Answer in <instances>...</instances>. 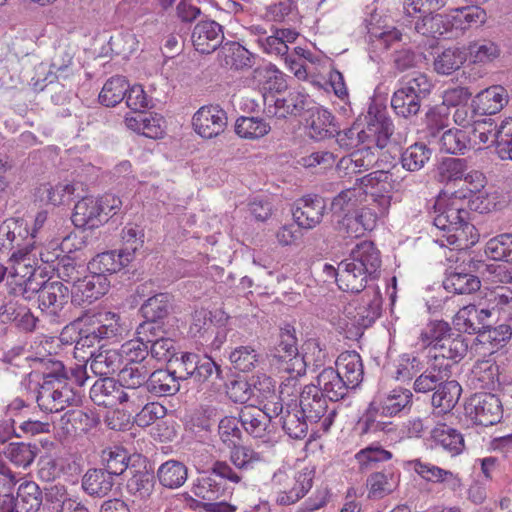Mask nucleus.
I'll use <instances>...</instances> for the list:
<instances>
[{
	"instance_id": "obj_1",
	"label": "nucleus",
	"mask_w": 512,
	"mask_h": 512,
	"mask_svg": "<svg viewBox=\"0 0 512 512\" xmlns=\"http://www.w3.org/2000/svg\"><path fill=\"white\" fill-rule=\"evenodd\" d=\"M272 365L280 372L289 374V377L280 385L279 395L276 394L275 380L266 374H257L251 377L253 396L268 404L269 402H284L286 396L297 392L298 379L306 374V361L297 348L295 328L285 325L281 328L279 340L268 354Z\"/></svg>"
},
{
	"instance_id": "obj_2",
	"label": "nucleus",
	"mask_w": 512,
	"mask_h": 512,
	"mask_svg": "<svg viewBox=\"0 0 512 512\" xmlns=\"http://www.w3.org/2000/svg\"><path fill=\"white\" fill-rule=\"evenodd\" d=\"M459 200H437L433 223L442 232L437 242L441 246H453L454 249H467L475 243L472 233L474 225L468 222L469 212L459 205Z\"/></svg>"
},
{
	"instance_id": "obj_3",
	"label": "nucleus",
	"mask_w": 512,
	"mask_h": 512,
	"mask_svg": "<svg viewBox=\"0 0 512 512\" xmlns=\"http://www.w3.org/2000/svg\"><path fill=\"white\" fill-rule=\"evenodd\" d=\"M47 362L51 370L43 374L36 401L41 410L58 413L78 401V395L67 382L63 363L51 359Z\"/></svg>"
},
{
	"instance_id": "obj_4",
	"label": "nucleus",
	"mask_w": 512,
	"mask_h": 512,
	"mask_svg": "<svg viewBox=\"0 0 512 512\" xmlns=\"http://www.w3.org/2000/svg\"><path fill=\"white\" fill-rule=\"evenodd\" d=\"M433 88L428 76L421 72L406 75L399 80V86L391 97V107L401 118L411 119L421 109L422 102Z\"/></svg>"
},
{
	"instance_id": "obj_5",
	"label": "nucleus",
	"mask_w": 512,
	"mask_h": 512,
	"mask_svg": "<svg viewBox=\"0 0 512 512\" xmlns=\"http://www.w3.org/2000/svg\"><path fill=\"white\" fill-rule=\"evenodd\" d=\"M121 207V199L114 194L86 196L75 204L71 219L77 228L94 229L116 215Z\"/></svg>"
},
{
	"instance_id": "obj_6",
	"label": "nucleus",
	"mask_w": 512,
	"mask_h": 512,
	"mask_svg": "<svg viewBox=\"0 0 512 512\" xmlns=\"http://www.w3.org/2000/svg\"><path fill=\"white\" fill-rule=\"evenodd\" d=\"M298 408L303 416L310 421V424H319L323 432H328L334 423L337 409L324 397L323 393L314 387V384L297 388Z\"/></svg>"
},
{
	"instance_id": "obj_7",
	"label": "nucleus",
	"mask_w": 512,
	"mask_h": 512,
	"mask_svg": "<svg viewBox=\"0 0 512 512\" xmlns=\"http://www.w3.org/2000/svg\"><path fill=\"white\" fill-rule=\"evenodd\" d=\"M315 471L313 468L305 467L290 476L287 472L278 470L271 479L275 490L276 503L281 506H288L303 498L312 488Z\"/></svg>"
},
{
	"instance_id": "obj_8",
	"label": "nucleus",
	"mask_w": 512,
	"mask_h": 512,
	"mask_svg": "<svg viewBox=\"0 0 512 512\" xmlns=\"http://www.w3.org/2000/svg\"><path fill=\"white\" fill-rule=\"evenodd\" d=\"M35 232L30 231L23 218H8L0 224V255L5 257L23 256L32 252L35 246Z\"/></svg>"
},
{
	"instance_id": "obj_9",
	"label": "nucleus",
	"mask_w": 512,
	"mask_h": 512,
	"mask_svg": "<svg viewBox=\"0 0 512 512\" xmlns=\"http://www.w3.org/2000/svg\"><path fill=\"white\" fill-rule=\"evenodd\" d=\"M266 410L274 419H278L285 434L290 438L301 440L307 436L310 421L302 415L298 408L297 399L282 402H269Z\"/></svg>"
},
{
	"instance_id": "obj_10",
	"label": "nucleus",
	"mask_w": 512,
	"mask_h": 512,
	"mask_svg": "<svg viewBox=\"0 0 512 512\" xmlns=\"http://www.w3.org/2000/svg\"><path fill=\"white\" fill-rule=\"evenodd\" d=\"M404 467L413 470L424 481L440 485L443 489L458 492L462 489V479L458 473L444 469L420 458L404 462Z\"/></svg>"
},
{
	"instance_id": "obj_11",
	"label": "nucleus",
	"mask_w": 512,
	"mask_h": 512,
	"mask_svg": "<svg viewBox=\"0 0 512 512\" xmlns=\"http://www.w3.org/2000/svg\"><path fill=\"white\" fill-rule=\"evenodd\" d=\"M227 120V113L219 105H205L193 115L192 125L202 138L211 139L224 132Z\"/></svg>"
},
{
	"instance_id": "obj_12",
	"label": "nucleus",
	"mask_w": 512,
	"mask_h": 512,
	"mask_svg": "<svg viewBox=\"0 0 512 512\" xmlns=\"http://www.w3.org/2000/svg\"><path fill=\"white\" fill-rule=\"evenodd\" d=\"M382 297L377 286H369L357 301V305L351 315L352 324L359 329L371 327L380 317Z\"/></svg>"
},
{
	"instance_id": "obj_13",
	"label": "nucleus",
	"mask_w": 512,
	"mask_h": 512,
	"mask_svg": "<svg viewBox=\"0 0 512 512\" xmlns=\"http://www.w3.org/2000/svg\"><path fill=\"white\" fill-rule=\"evenodd\" d=\"M80 323H90L104 341H117L127 330L120 314L107 310L87 314L75 321V324Z\"/></svg>"
},
{
	"instance_id": "obj_14",
	"label": "nucleus",
	"mask_w": 512,
	"mask_h": 512,
	"mask_svg": "<svg viewBox=\"0 0 512 512\" xmlns=\"http://www.w3.org/2000/svg\"><path fill=\"white\" fill-rule=\"evenodd\" d=\"M468 348L469 340L461 333L455 332L442 342V345L433 347L430 356L425 358L437 364L447 365V370L451 371L452 367L467 355Z\"/></svg>"
},
{
	"instance_id": "obj_15",
	"label": "nucleus",
	"mask_w": 512,
	"mask_h": 512,
	"mask_svg": "<svg viewBox=\"0 0 512 512\" xmlns=\"http://www.w3.org/2000/svg\"><path fill=\"white\" fill-rule=\"evenodd\" d=\"M223 27L216 21L205 19L199 21L191 32V42L196 51L210 54L223 45Z\"/></svg>"
},
{
	"instance_id": "obj_16",
	"label": "nucleus",
	"mask_w": 512,
	"mask_h": 512,
	"mask_svg": "<svg viewBox=\"0 0 512 512\" xmlns=\"http://www.w3.org/2000/svg\"><path fill=\"white\" fill-rule=\"evenodd\" d=\"M325 211L324 198L318 195H307L295 202L292 214L298 227L312 229L322 221Z\"/></svg>"
},
{
	"instance_id": "obj_17",
	"label": "nucleus",
	"mask_w": 512,
	"mask_h": 512,
	"mask_svg": "<svg viewBox=\"0 0 512 512\" xmlns=\"http://www.w3.org/2000/svg\"><path fill=\"white\" fill-rule=\"evenodd\" d=\"M110 287V281L105 275L91 273L81 277L71 290V302L80 306L93 301L105 295Z\"/></svg>"
},
{
	"instance_id": "obj_18",
	"label": "nucleus",
	"mask_w": 512,
	"mask_h": 512,
	"mask_svg": "<svg viewBox=\"0 0 512 512\" xmlns=\"http://www.w3.org/2000/svg\"><path fill=\"white\" fill-rule=\"evenodd\" d=\"M472 406L471 414H474V420L482 426H492L503 417L502 403L499 397L492 393H478L470 400Z\"/></svg>"
},
{
	"instance_id": "obj_19",
	"label": "nucleus",
	"mask_w": 512,
	"mask_h": 512,
	"mask_svg": "<svg viewBox=\"0 0 512 512\" xmlns=\"http://www.w3.org/2000/svg\"><path fill=\"white\" fill-rule=\"evenodd\" d=\"M71 298V290L60 281L42 282L38 295L39 308L51 316H58Z\"/></svg>"
},
{
	"instance_id": "obj_20",
	"label": "nucleus",
	"mask_w": 512,
	"mask_h": 512,
	"mask_svg": "<svg viewBox=\"0 0 512 512\" xmlns=\"http://www.w3.org/2000/svg\"><path fill=\"white\" fill-rule=\"evenodd\" d=\"M491 316L489 309H478L475 305L461 308L453 318V325L458 333L482 334L489 327L488 318Z\"/></svg>"
},
{
	"instance_id": "obj_21",
	"label": "nucleus",
	"mask_w": 512,
	"mask_h": 512,
	"mask_svg": "<svg viewBox=\"0 0 512 512\" xmlns=\"http://www.w3.org/2000/svg\"><path fill=\"white\" fill-rule=\"evenodd\" d=\"M350 264H357L366 274L370 276V281L379 277L381 267L380 252L371 241H362L357 244L346 258Z\"/></svg>"
},
{
	"instance_id": "obj_22",
	"label": "nucleus",
	"mask_w": 512,
	"mask_h": 512,
	"mask_svg": "<svg viewBox=\"0 0 512 512\" xmlns=\"http://www.w3.org/2000/svg\"><path fill=\"white\" fill-rule=\"evenodd\" d=\"M406 25H413L414 30L423 36L438 39L452 30L454 21L447 15L433 13L411 17Z\"/></svg>"
},
{
	"instance_id": "obj_23",
	"label": "nucleus",
	"mask_w": 512,
	"mask_h": 512,
	"mask_svg": "<svg viewBox=\"0 0 512 512\" xmlns=\"http://www.w3.org/2000/svg\"><path fill=\"white\" fill-rule=\"evenodd\" d=\"M133 258V253L128 249L106 251L97 254L87 268L91 273L105 275L117 273L127 266Z\"/></svg>"
},
{
	"instance_id": "obj_24",
	"label": "nucleus",
	"mask_w": 512,
	"mask_h": 512,
	"mask_svg": "<svg viewBox=\"0 0 512 512\" xmlns=\"http://www.w3.org/2000/svg\"><path fill=\"white\" fill-rule=\"evenodd\" d=\"M507 91L500 85L480 91L472 100L473 111L481 116H491L500 112L507 104Z\"/></svg>"
},
{
	"instance_id": "obj_25",
	"label": "nucleus",
	"mask_w": 512,
	"mask_h": 512,
	"mask_svg": "<svg viewBox=\"0 0 512 512\" xmlns=\"http://www.w3.org/2000/svg\"><path fill=\"white\" fill-rule=\"evenodd\" d=\"M307 96L301 92H289L286 96L276 98L273 104H265L264 112L268 117L284 119L299 116L306 109Z\"/></svg>"
},
{
	"instance_id": "obj_26",
	"label": "nucleus",
	"mask_w": 512,
	"mask_h": 512,
	"mask_svg": "<svg viewBox=\"0 0 512 512\" xmlns=\"http://www.w3.org/2000/svg\"><path fill=\"white\" fill-rule=\"evenodd\" d=\"M350 263L347 259L339 263L338 287L340 290L358 294L364 293L369 286H375L374 284H368V281H370L368 274L357 267V264Z\"/></svg>"
},
{
	"instance_id": "obj_27",
	"label": "nucleus",
	"mask_w": 512,
	"mask_h": 512,
	"mask_svg": "<svg viewBox=\"0 0 512 512\" xmlns=\"http://www.w3.org/2000/svg\"><path fill=\"white\" fill-rule=\"evenodd\" d=\"M314 387L321 391L331 404L342 400L350 387L332 367L324 368L316 377Z\"/></svg>"
},
{
	"instance_id": "obj_28",
	"label": "nucleus",
	"mask_w": 512,
	"mask_h": 512,
	"mask_svg": "<svg viewBox=\"0 0 512 512\" xmlns=\"http://www.w3.org/2000/svg\"><path fill=\"white\" fill-rule=\"evenodd\" d=\"M266 407L267 404H264L262 409L244 407L239 413L241 426L254 438H264L272 419H274Z\"/></svg>"
},
{
	"instance_id": "obj_29",
	"label": "nucleus",
	"mask_w": 512,
	"mask_h": 512,
	"mask_svg": "<svg viewBox=\"0 0 512 512\" xmlns=\"http://www.w3.org/2000/svg\"><path fill=\"white\" fill-rule=\"evenodd\" d=\"M73 64V55L65 48L60 47L52 59L51 71L43 78L33 77L32 85L35 91H43L47 84H52L55 78H68L71 73V66Z\"/></svg>"
},
{
	"instance_id": "obj_30",
	"label": "nucleus",
	"mask_w": 512,
	"mask_h": 512,
	"mask_svg": "<svg viewBox=\"0 0 512 512\" xmlns=\"http://www.w3.org/2000/svg\"><path fill=\"white\" fill-rule=\"evenodd\" d=\"M217 58L221 67L234 70L251 68L254 63L253 54L239 43L232 41L220 47Z\"/></svg>"
},
{
	"instance_id": "obj_31",
	"label": "nucleus",
	"mask_w": 512,
	"mask_h": 512,
	"mask_svg": "<svg viewBox=\"0 0 512 512\" xmlns=\"http://www.w3.org/2000/svg\"><path fill=\"white\" fill-rule=\"evenodd\" d=\"M432 447L442 449L450 456L460 455L465 448L462 433L446 424L438 425L431 431Z\"/></svg>"
},
{
	"instance_id": "obj_32",
	"label": "nucleus",
	"mask_w": 512,
	"mask_h": 512,
	"mask_svg": "<svg viewBox=\"0 0 512 512\" xmlns=\"http://www.w3.org/2000/svg\"><path fill=\"white\" fill-rule=\"evenodd\" d=\"M336 369L344 382L355 389L360 385L364 376V369L361 356L356 351H345L341 353L336 362Z\"/></svg>"
},
{
	"instance_id": "obj_33",
	"label": "nucleus",
	"mask_w": 512,
	"mask_h": 512,
	"mask_svg": "<svg viewBox=\"0 0 512 512\" xmlns=\"http://www.w3.org/2000/svg\"><path fill=\"white\" fill-rule=\"evenodd\" d=\"M307 111L309 112L308 134L312 139L321 141L335 136L336 127L333 124L334 117L330 111L317 106L307 108Z\"/></svg>"
},
{
	"instance_id": "obj_34",
	"label": "nucleus",
	"mask_w": 512,
	"mask_h": 512,
	"mask_svg": "<svg viewBox=\"0 0 512 512\" xmlns=\"http://www.w3.org/2000/svg\"><path fill=\"white\" fill-rule=\"evenodd\" d=\"M192 317L193 322L190 326V332L194 336H198L206 342L214 337L212 344L216 347H219L224 342L226 333L224 329H219L215 326L212 320V312L200 309L196 310Z\"/></svg>"
},
{
	"instance_id": "obj_35",
	"label": "nucleus",
	"mask_w": 512,
	"mask_h": 512,
	"mask_svg": "<svg viewBox=\"0 0 512 512\" xmlns=\"http://www.w3.org/2000/svg\"><path fill=\"white\" fill-rule=\"evenodd\" d=\"M399 482L400 474L392 468L371 473L366 480L368 498L372 500L384 498L398 487Z\"/></svg>"
},
{
	"instance_id": "obj_36",
	"label": "nucleus",
	"mask_w": 512,
	"mask_h": 512,
	"mask_svg": "<svg viewBox=\"0 0 512 512\" xmlns=\"http://www.w3.org/2000/svg\"><path fill=\"white\" fill-rule=\"evenodd\" d=\"M122 385L123 384L113 378H100L92 385L90 398L94 404L98 406L107 408L116 407L120 404Z\"/></svg>"
},
{
	"instance_id": "obj_37",
	"label": "nucleus",
	"mask_w": 512,
	"mask_h": 512,
	"mask_svg": "<svg viewBox=\"0 0 512 512\" xmlns=\"http://www.w3.org/2000/svg\"><path fill=\"white\" fill-rule=\"evenodd\" d=\"M114 486V478L102 468H90L81 479L82 490L92 498L107 496Z\"/></svg>"
},
{
	"instance_id": "obj_38",
	"label": "nucleus",
	"mask_w": 512,
	"mask_h": 512,
	"mask_svg": "<svg viewBox=\"0 0 512 512\" xmlns=\"http://www.w3.org/2000/svg\"><path fill=\"white\" fill-rule=\"evenodd\" d=\"M0 317L2 322H11L24 332H33L39 322L27 306L17 302H8L3 305L0 308Z\"/></svg>"
},
{
	"instance_id": "obj_39",
	"label": "nucleus",
	"mask_w": 512,
	"mask_h": 512,
	"mask_svg": "<svg viewBox=\"0 0 512 512\" xmlns=\"http://www.w3.org/2000/svg\"><path fill=\"white\" fill-rule=\"evenodd\" d=\"M192 492L203 500L215 501L226 494L227 487L211 468L202 472L194 481Z\"/></svg>"
},
{
	"instance_id": "obj_40",
	"label": "nucleus",
	"mask_w": 512,
	"mask_h": 512,
	"mask_svg": "<svg viewBox=\"0 0 512 512\" xmlns=\"http://www.w3.org/2000/svg\"><path fill=\"white\" fill-rule=\"evenodd\" d=\"M146 389L155 397H168L175 395L180 390V381L176 371L157 369L150 372Z\"/></svg>"
},
{
	"instance_id": "obj_41",
	"label": "nucleus",
	"mask_w": 512,
	"mask_h": 512,
	"mask_svg": "<svg viewBox=\"0 0 512 512\" xmlns=\"http://www.w3.org/2000/svg\"><path fill=\"white\" fill-rule=\"evenodd\" d=\"M482 120L487 121L486 129H493L492 143L496 146L498 156L503 160H512V118L504 119L499 126L491 117Z\"/></svg>"
},
{
	"instance_id": "obj_42",
	"label": "nucleus",
	"mask_w": 512,
	"mask_h": 512,
	"mask_svg": "<svg viewBox=\"0 0 512 512\" xmlns=\"http://www.w3.org/2000/svg\"><path fill=\"white\" fill-rule=\"evenodd\" d=\"M451 376V371L447 370V365H441L426 358V368L415 379L413 389L417 393H428L436 390L441 380H447Z\"/></svg>"
},
{
	"instance_id": "obj_43",
	"label": "nucleus",
	"mask_w": 512,
	"mask_h": 512,
	"mask_svg": "<svg viewBox=\"0 0 512 512\" xmlns=\"http://www.w3.org/2000/svg\"><path fill=\"white\" fill-rule=\"evenodd\" d=\"M155 476L164 488L178 489L187 481L188 468L183 462L170 459L158 467Z\"/></svg>"
},
{
	"instance_id": "obj_44",
	"label": "nucleus",
	"mask_w": 512,
	"mask_h": 512,
	"mask_svg": "<svg viewBox=\"0 0 512 512\" xmlns=\"http://www.w3.org/2000/svg\"><path fill=\"white\" fill-rule=\"evenodd\" d=\"M369 118L367 129L374 133L377 148L383 149L392 140L395 128L393 120L385 110H377L374 115L369 111Z\"/></svg>"
},
{
	"instance_id": "obj_45",
	"label": "nucleus",
	"mask_w": 512,
	"mask_h": 512,
	"mask_svg": "<svg viewBox=\"0 0 512 512\" xmlns=\"http://www.w3.org/2000/svg\"><path fill=\"white\" fill-rule=\"evenodd\" d=\"M131 473L132 475L126 484L127 492L139 500H148L155 490V473L146 468L144 470L131 471Z\"/></svg>"
},
{
	"instance_id": "obj_46",
	"label": "nucleus",
	"mask_w": 512,
	"mask_h": 512,
	"mask_svg": "<svg viewBox=\"0 0 512 512\" xmlns=\"http://www.w3.org/2000/svg\"><path fill=\"white\" fill-rule=\"evenodd\" d=\"M122 354L116 349L90 353V369L95 375L106 376L121 370Z\"/></svg>"
},
{
	"instance_id": "obj_47",
	"label": "nucleus",
	"mask_w": 512,
	"mask_h": 512,
	"mask_svg": "<svg viewBox=\"0 0 512 512\" xmlns=\"http://www.w3.org/2000/svg\"><path fill=\"white\" fill-rule=\"evenodd\" d=\"M462 388L456 380H441L432 395V405L440 408L441 412L452 410L461 396Z\"/></svg>"
},
{
	"instance_id": "obj_48",
	"label": "nucleus",
	"mask_w": 512,
	"mask_h": 512,
	"mask_svg": "<svg viewBox=\"0 0 512 512\" xmlns=\"http://www.w3.org/2000/svg\"><path fill=\"white\" fill-rule=\"evenodd\" d=\"M454 333L450 325L443 320L430 322L419 336L423 349L426 351L425 356H430L433 347L442 345V342H445Z\"/></svg>"
},
{
	"instance_id": "obj_49",
	"label": "nucleus",
	"mask_w": 512,
	"mask_h": 512,
	"mask_svg": "<svg viewBox=\"0 0 512 512\" xmlns=\"http://www.w3.org/2000/svg\"><path fill=\"white\" fill-rule=\"evenodd\" d=\"M96 424L94 415L81 409H69L59 419V425L66 434L87 432Z\"/></svg>"
},
{
	"instance_id": "obj_50",
	"label": "nucleus",
	"mask_w": 512,
	"mask_h": 512,
	"mask_svg": "<svg viewBox=\"0 0 512 512\" xmlns=\"http://www.w3.org/2000/svg\"><path fill=\"white\" fill-rule=\"evenodd\" d=\"M191 380L198 385H204L206 388L214 387L218 385V381L223 380L222 369L212 357L206 354L200 355Z\"/></svg>"
},
{
	"instance_id": "obj_51",
	"label": "nucleus",
	"mask_w": 512,
	"mask_h": 512,
	"mask_svg": "<svg viewBox=\"0 0 512 512\" xmlns=\"http://www.w3.org/2000/svg\"><path fill=\"white\" fill-rule=\"evenodd\" d=\"M411 400L412 393L410 390L395 388L374 401H376V406L380 408L382 414L393 417L405 409L411 403Z\"/></svg>"
},
{
	"instance_id": "obj_52",
	"label": "nucleus",
	"mask_w": 512,
	"mask_h": 512,
	"mask_svg": "<svg viewBox=\"0 0 512 512\" xmlns=\"http://www.w3.org/2000/svg\"><path fill=\"white\" fill-rule=\"evenodd\" d=\"M15 512H37L42 504V492L34 482L22 483L17 489Z\"/></svg>"
},
{
	"instance_id": "obj_53",
	"label": "nucleus",
	"mask_w": 512,
	"mask_h": 512,
	"mask_svg": "<svg viewBox=\"0 0 512 512\" xmlns=\"http://www.w3.org/2000/svg\"><path fill=\"white\" fill-rule=\"evenodd\" d=\"M431 155L432 151L426 144L416 142L402 151L400 163L406 171L416 172L426 165Z\"/></svg>"
},
{
	"instance_id": "obj_54",
	"label": "nucleus",
	"mask_w": 512,
	"mask_h": 512,
	"mask_svg": "<svg viewBox=\"0 0 512 512\" xmlns=\"http://www.w3.org/2000/svg\"><path fill=\"white\" fill-rule=\"evenodd\" d=\"M443 286L454 294H472L480 289L481 281L473 274L454 271L447 274Z\"/></svg>"
},
{
	"instance_id": "obj_55",
	"label": "nucleus",
	"mask_w": 512,
	"mask_h": 512,
	"mask_svg": "<svg viewBox=\"0 0 512 512\" xmlns=\"http://www.w3.org/2000/svg\"><path fill=\"white\" fill-rule=\"evenodd\" d=\"M172 309V296L169 293H157L149 297L140 307L146 320H162Z\"/></svg>"
},
{
	"instance_id": "obj_56",
	"label": "nucleus",
	"mask_w": 512,
	"mask_h": 512,
	"mask_svg": "<svg viewBox=\"0 0 512 512\" xmlns=\"http://www.w3.org/2000/svg\"><path fill=\"white\" fill-rule=\"evenodd\" d=\"M392 458V453L378 443H372L355 454L360 472H368L378 467L379 463Z\"/></svg>"
},
{
	"instance_id": "obj_57",
	"label": "nucleus",
	"mask_w": 512,
	"mask_h": 512,
	"mask_svg": "<svg viewBox=\"0 0 512 512\" xmlns=\"http://www.w3.org/2000/svg\"><path fill=\"white\" fill-rule=\"evenodd\" d=\"M378 213L371 207H362L355 215L343 218V225L348 232L351 231L356 237L362 235L365 231H371L375 228Z\"/></svg>"
},
{
	"instance_id": "obj_58",
	"label": "nucleus",
	"mask_w": 512,
	"mask_h": 512,
	"mask_svg": "<svg viewBox=\"0 0 512 512\" xmlns=\"http://www.w3.org/2000/svg\"><path fill=\"white\" fill-rule=\"evenodd\" d=\"M466 61V53L458 47H449L434 59V70L440 75H450Z\"/></svg>"
},
{
	"instance_id": "obj_59",
	"label": "nucleus",
	"mask_w": 512,
	"mask_h": 512,
	"mask_svg": "<svg viewBox=\"0 0 512 512\" xmlns=\"http://www.w3.org/2000/svg\"><path fill=\"white\" fill-rule=\"evenodd\" d=\"M8 262V279H11L9 281L10 286L19 281L34 279L36 269L31 252H26L23 256L8 257Z\"/></svg>"
},
{
	"instance_id": "obj_60",
	"label": "nucleus",
	"mask_w": 512,
	"mask_h": 512,
	"mask_svg": "<svg viewBox=\"0 0 512 512\" xmlns=\"http://www.w3.org/2000/svg\"><path fill=\"white\" fill-rule=\"evenodd\" d=\"M270 130V124L259 117L241 116L235 122V133L244 139L255 140L262 138Z\"/></svg>"
},
{
	"instance_id": "obj_61",
	"label": "nucleus",
	"mask_w": 512,
	"mask_h": 512,
	"mask_svg": "<svg viewBox=\"0 0 512 512\" xmlns=\"http://www.w3.org/2000/svg\"><path fill=\"white\" fill-rule=\"evenodd\" d=\"M389 417L380 412V408L376 406V401H372L360 419L359 425L363 433L390 432L394 428L392 422L386 420Z\"/></svg>"
},
{
	"instance_id": "obj_62",
	"label": "nucleus",
	"mask_w": 512,
	"mask_h": 512,
	"mask_svg": "<svg viewBox=\"0 0 512 512\" xmlns=\"http://www.w3.org/2000/svg\"><path fill=\"white\" fill-rule=\"evenodd\" d=\"M129 87L125 77L114 76L108 79L99 93V102L106 107H114L124 100Z\"/></svg>"
},
{
	"instance_id": "obj_63",
	"label": "nucleus",
	"mask_w": 512,
	"mask_h": 512,
	"mask_svg": "<svg viewBox=\"0 0 512 512\" xmlns=\"http://www.w3.org/2000/svg\"><path fill=\"white\" fill-rule=\"evenodd\" d=\"M485 255L494 261L512 263V233H502L489 239Z\"/></svg>"
},
{
	"instance_id": "obj_64",
	"label": "nucleus",
	"mask_w": 512,
	"mask_h": 512,
	"mask_svg": "<svg viewBox=\"0 0 512 512\" xmlns=\"http://www.w3.org/2000/svg\"><path fill=\"white\" fill-rule=\"evenodd\" d=\"M452 20L455 28L466 30L483 25L487 20V14L478 5L466 6L456 9L455 14L452 15Z\"/></svg>"
}]
</instances>
